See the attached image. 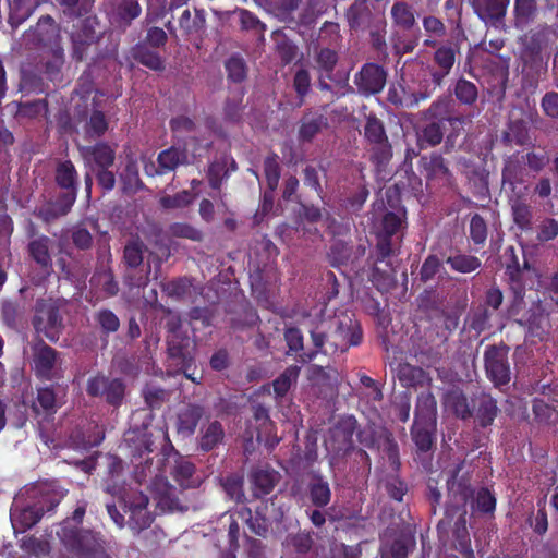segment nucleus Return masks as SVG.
Returning <instances> with one entry per match:
<instances>
[{
  "label": "nucleus",
  "instance_id": "c85d7f7f",
  "mask_svg": "<svg viewBox=\"0 0 558 558\" xmlns=\"http://www.w3.org/2000/svg\"><path fill=\"white\" fill-rule=\"evenodd\" d=\"M142 13V7L137 0H120L110 13L109 21L113 27L124 32Z\"/></svg>",
  "mask_w": 558,
  "mask_h": 558
},
{
  "label": "nucleus",
  "instance_id": "a19ab883",
  "mask_svg": "<svg viewBox=\"0 0 558 558\" xmlns=\"http://www.w3.org/2000/svg\"><path fill=\"white\" fill-rule=\"evenodd\" d=\"M398 379L404 388L427 387L432 384L429 374L420 366L409 363L400 364L398 367Z\"/></svg>",
  "mask_w": 558,
  "mask_h": 558
},
{
  "label": "nucleus",
  "instance_id": "5fc2aeb1",
  "mask_svg": "<svg viewBox=\"0 0 558 558\" xmlns=\"http://www.w3.org/2000/svg\"><path fill=\"white\" fill-rule=\"evenodd\" d=\"M99 21L95 15L86 16L73 24L70 38L97 43L100 38Z\"/></svg>",
  "mask_w": 558,
  "mask_h": 558
},
{
  "label": "nucleus",
  "instance_id": "ea45409f",
  "mask_svg": "<svg viewBox=\"0 0 558 558\" xmlns=\"http://www.w3.org/2000/svg\"><path fill=\"white\" fill-rule=\"evenodd\" d=\"M525 168L521 161L513 155L508 157L501 169L502 186L509 189L510 194L520 191L521 184L524 182Z\"/></svg>",
  "mask_w": 558,
  "mask_h": 558
},
{
  "label": "nucleus",
  "instance_id": "f3484780",
  "mask_svg": "<svg viewBox=\"0 0 558 558\" xmlns=\"http://www.w3.org/2000/svg\"><path fill=\"white\" fill-rule=\"evenodd\" d=\"M529 192L530 185L525 184L520 187V191L508 195L512 221L524 233L533 230L534 209L526 199Z\"/></svg>",
  "mask_w": 558,
  "mask_h": 558
},
{
  "label": "nucleus",
  "instance_id": "bb28decb",
  "mask_svg": "<svg viewBox=\"0 0 558 558\" xmlns=\"http://www.w3.org/2000/svg\"><path fill=\"white\" fill-rule=\"evenodd\" d=\"M442 262L458 274H472L478 271L482 267V260L470 253L463 252L461 248L450 246L447 251L441 252Z\"/></svg>",
  "mask_w": 558,
  "mask_h": 558
},
{
  "label": "nucleus",
  "instance_id": "2f4dec72",
  "mask_svg": "<svg viewBox=\"0 0 558 558\" xmlns=\"http://www.w3.org/2000/svg\"><path fill=\"white\" fill-rule=\"evenodd\" d=\"M402 238H385L376 235L374 248L375 265L384 264L390 271L395 272V259L401 251Z\"/></svg>",
  "mask_w": 558,
  "mask_h": 558
},
{
  "label": "nucleus",
  "instance_id": "c756f323",
  "mask_svg": "<svg viewBox=\"0 0 558 558\" xmlns=\"http://www.w3.org/2000/svg\"><path fill=\"white\" fill-rule=\"evenodd\" d=\"M530 269V264L524 259L523 266L510 270H506L505 275L508 277L510 290L513 294L512 302L508 307V315L514 316L525 304V282L523 279L524 270Z\"/></svg>",
  "mask_w": 558,
  "mask_h": 558
},
{
  "label": "nucleus",
  "instance_id": "6e6552de",
  "mask_svg": "<svg viewBox=\"0 0 558 558\" xmlns=\"http://www.w3.org/2000/svg\"><path fill=\"white\" fill-rule=\"evenodd\" d=\"M239 515L246 521L251 533L266 538L272 523H281L284 511L282 507L275 509V498H270L262 506L257 507L253 514L251 508L243 507Z\"/></svg>",
  "mask_w": 558,
  "mask_h": 558
},
{
  "label": "nucleus",
  "instance_id": "bf43d9fd",
  "mask_svg": "<svg viewBox=\"0 0 558 558\" xmlns=\"http://www.w3.org/2000/svg\"><path fill=\"white\" fill-rule=\"evenodd\" d=\"M180 28L185 35H195L204 33L206 27V13L204 9H194V17H192L189 9L184 10L179 19Z\"/></svg>",
  "mask_w": 558,
  "mask_h": 558
},
{
  "label": "nucleus",
  "instance_id": "a18cd8bd",
  "mask_svg": "<svg viewBox=\"0 0 558 558\" xmlns=\"http://www.w3.org/2000/svg\"><path fill=\"white\" fill-rule=\"evenodd\" d=\"M413 422L437 424V401L433 392H421L417 396Z\"/></svg>",
  "mask_w": 558,
  "mask_h": 558
},
{
  "label": "nucleus",
  "instance_id": "13d9d810",
  "mask_svg": "<svg viewBox=\"0 0 558 558\" xmlns=\"http://www.w3.org/2000/svg\"><path fill=\"white\" fill-rule=\"evenodd\" d=\"M501 142L505 146H524L530 143V134L526 123L523 120H514L508 124L502 133Z\"/></svg>",
  "mask_w": 558,
  "mask_h": 558
},
{
  "label": "nucleus",
  "instance_id": "423d86ee",
  "mask_svg": "<svg viewBox=\"0 0 558 558\" xmlns=\"http://www.w3.org/2000/svg\"><path fill=\"white\" fill-rule=\"evenodd\" d=\"M509 351L510 348L504 342L489 344L484 351L483 360L486 377L499 390L508 386L512 378Z\"/></svg>",
  "mask_w": 558,
  "mask_h": 558
},
{
  "label": "nucleus",
  "instance_id": "774afa93",
  "mask_svg": "<svg viewBox=\"0 0 558 558\" xmlns=\"http://www.w3.org/2000/svg\"><path fill=\"white\" fill-rule=\"evenodd\" d=\"M301 368L298 365L287 367L274 381V392L277 399L283 398L292 384L296 383Z\"/></svg>",
  "mask_w": 558,
  "mask_h": 558
},
{
  "label": "nucleus",
  "instance_id": "864d4df0",
  "mask_svg": "<svg viewBox=\"0 0 558 558\" xmlns=\"http://www.w3.org/2000/svg\"><path fill=\"white\" fill-rule=\"evenodd\" d=\"M205 414V408L201 404L190 403L178 415V428L180 432L193 435Z\"/></svg>",
  "mask_w": 558,
  "mask_h": 558
},
{
  "label": "nucleus",
  "instance_id": "f257e3e1",
  "mask_svg": "<svg viewBox=\"0 0 558 558\" xmlns=\"http://www.w3.org/2000/svg\"><path fill=\"white\" fill-rule=\"evenodd\" d=\"M86 504L82 502L56 529L59 548L53 558H111L101 532L84 527Z\"/></svg>",
  "mask_w": 558,
  "mask_h": 558
},
{
  "label": "nucleus",
  "instance_id": "a211bd4d",
  "mask_svg": "<svg viewBox=\"0 0 558 558\" xmlns=\"http://www.w3.org/2000/svg\"><path fill=\"white\" fill-rule=\"evenodd\" d=\"M423 119L444 125L448 123L453 130L457 126H462L466 120L463 114L454 112V104L449 96H439L434 100L429 107L423 111Z\"/></svg>",
  "mask_w": 558,
  "mask_h": 558
},
{
  "label": "nucleus",
  "instance_id": "79ce46f5",
  "mask_svg": "<svg viewBox=\"0 0 558 558\" xmlns=\"http://www.w3.org/2000/svg\"><path fill=\"white\" fill-rule=\"evenodd\" d=\"M437 424L432 423H415L411 427V438L421 453L430 451L436 442Z\"/></svg>",
  "mask_w": 558,
  "mask_h": 558
},
{
  "label": "nucleus",
  "instance_id": "393cba45",
  "mask_svg": "<svg viewBox=\"0 0 558 558\" xmlns=\"http://www.w3.org/2000/svg\"><path fill=\"white\" fill-rule=\"evenodd\" d=\"M329 125L328 117L316 109H306L298 123V141L312 143Z\"/></svg>",
  "mask_w": 558,
  "mask_h": 558
},
{
  "label": "nucleus",
  "instance_id": "680f3d73",
  "mask_svg": "<svg viewBox=\"0 0 558 558\" xmlns=\"http://www.w3.org/2000/svg\"><path fill=\"white\" fill-rule=\"evenodd\" d=\"M37 7V0H13L10 4V25L13 28L19 27L34 13Z\"/></svg>",
  "mask_w": 558,
  "mask_h": 558
},
{
  "label": "nucleus",
  "instance_id": "f8f14e48",
  "mask_svg": "<svg viewBox=\"0 0 558 558\" xmlns=\"http://www.w3.org/2000/svg\"><path fill=\"white\" fill-rule=\"evenodd\" d=\"M86 392L89 397L104 398L109 405L119 408L125 397V384L121 378L97 374L88 378Z\"/></svg>",
  "mask_w": 558,
  "mask_h": 558
},
{
  "label": "nucleus",
  "instance_id": "0eeeda50",
  "mask_svg": "<svg viewBox=\"0 0 558 558\" xmlns=\"http://www.w3.org/2000/svg\"><path fill=\"white\" fill-rule=\"evenodd\" d=\"M448 501L445 509V518L437 524L438 534H447L456 513L466 512V504L473 498L474 489L464 478L452 477L447 482Z\"/></svg>",
  "mask_w": 558,
  "mask_h": 558
},
{
  "label": "nucleus",
  "instance_id": "f704fd0d",
  "mask_svg": "<svg viewBox=\"0 0 558 558\" xmlns=\"http://www.w3.org/2000/svg\"><path fill=\"white\" fill-rule=\"evenodd\" d=\"M279 472L270 468H257L250 473V482L254 497L269 495L280 481Z\"/></svg>",
  "mask_w": 558,
  "mask_h": 558
},
{
  "label": "nucleus",
  "instance_id": "e433bc0d",
  "mask_svg": "<svg viewBox=\"0 0 558 558\" xmlns=\"http://www.w3.org/2000/svg\"><path fill=\"white\" fill-rule=\"evenodd\" d=\"M520 326L527 330V335L533 338L543 340L548 333L550 324L548 314H546L539 306L531 307L525 318L517 320Z\"/></svg>",
  "mask_w": 558,
  "mask_h": 558
},
{
  "label": "nucleus",
  "instance_id": "7ed1b4c3",
  "mask_svg": "<svg viewBox=\"0 0 558 558\" xmlns=\"http://www.w3.org/2000/svg\"><path fill=\"white\" fill-rule=\"evenodd\" d=\"M64 497L60 489H43L40 496L23 507L14 505L10 511L12 526L15 532H25L35 526L44 514L53 513Z\"/></svg>",
  "mask_w": 558,
  "mask_h": 558
},
{
  "label": "nucleus",
  "instance_id": "7c9ffc66",
  "mask_svg": "<svg viewBox=\"0 0 558 558\" xmlns=\"http://www.w3.org/2000/svg\"><path fill=\"white\" fill-rule=\"evenodd\" d=\"M150 486L156 492L157 506L161 510L172 512L177 510L182 511L184 509L177 496L175 488L168 483L163 475L156 474L154 480L150 481Z\"/></svg>",
  "mask_w": 558,
  "mask_h": 558
},
{
  "label": "nucleus",
  "instance_id": "cd10ccee",
  "mask_svg": "<svg viewBox=\"0 0 558 558\" xmlns=\"http://www.w3.org/2000/svg\"><path fill=\"white\" fill-rule=\"evenodd\" d=\"M51 244V239L45 234L37 236L27 244V253L39 266L44 280L50 277L53 271L52 256L50 253Z\"/></svg>",
  "mask_w": 558,
  "mask_h": 558
},
{
  "label": "nucleus",
  "instance_id": "9d476101",
  "mask_svg": "<svg viewBox=\"0 0 558 558\" xmlns=\"http://www.w3.org/2000/svg\"><path fill=\"white\" fill-rule=\"evenodd\" d=\"M364 137L372 146V161L378 166L386 165L392 157V146L389 143L384 122L374 113L366 116Z\"/></svg>",
  "mask_w": 558,
  "mask_h": 558
},
{
  "label": "nucleus",
  "instance_id": "c9c22d12",
  "mask_svg": "<svg viewBox=\"0 0 558 558\" xmlns=\"http://www.w3.org/2000/svg\"><path fill=\"white\" fill-rule=\"evenodd\" d=\"M92 289L102 298H113L119 293V283L109 266L97 267L89 280Z\"/></svg>",
  "mask_w": 558,
  "mask_h": 558
},
{
  "label": "nucleus",
  "instance_id": "69168bd1",
  "mask_svg": "<svg viewBox=\"0 0 558 558\" xmlns=\"http://www.w3.org/2000/svg\"><path fill=\"white\" fill-rule=\"evenodd\" d=\"M24 315L25 307L17 301L4 300L1 303V319L7 327L15 329L22 323Z\"/></svg>",
  "mask_w": 558,
  "mask_h": 558
},
{
  "label": "nucleus",
  "instance_id": "f03ea898",
  "mask_svg": "<svg viewBox=\"0 0 558 558\" xmlns=\"http://www.w3.org/2000/svg\"><path fill=\"white\" fill-rule=\"evenodd\" d=\"M311 338L315 351L306 355L305 361L315 359L318 352L326 355L343 353L351 347L362 342L363 332L360 324L348 315L335 316L323 322L311 330Z\"/></svg>",
  "mask_w": 558,
  "mask_h": 558
},
{
  "label": "nucleus",
  "instance_id": "dca6fc26",
  "mask_svg": "<svg viewBox=\"0 0 558 558\" xmlns=\"http://www.w3.org/2000/svg\"><path fill=\"white\" fill-rule=\"evenodd\" d=\"M58 365H61V359L60 353L56 349L44 341L34 347L33 367L37 378L43 380L60 378Z\"/></svg>",
  "mask_w": 558,
  "mask_h": 558
},
{
  "label": "nucleus",
  "instance_id": "4d7b16f0",
  "mask_svg": "<svg viewBox=\"0 0 558 558\" xmlns=\"http://www.w3.org/2000/svg\"><path fill=\"white\" fill-rule=\"evenodd\" d=\"M132 57L142 65L151 71L161 72L165 70V61L157 51L150 50L143 44H137L132 48Z\"/></svg>",
  "mask_w": 558,
  "mask_h": 558
},
{
  "label": "nucleus",
  "instance_id": "9b49d317",
  "mask_svg": "<svg viewBox=\"0 0 558 558\" xmlns=\"http://www.w3.org/2000/svg\"><path fill=\"white\" fill-rule=\"evenodd\" d=\"M460 53V45L458 43L447 40L434 51V66L429 69L430 84L429 89L434 92L441 87L445 78L452 71L457 56Z\"/></svg>",
  "mask_w": 558,
  "mask_h": 558
},
{
  "label": "nucleus",
  "instance_id": "de8ad7c7",
  "mask_svg": "<svg viewBox=\"0 0 558 558\" xmlns=\"http://www.w3.org/2000/svg\"><path fill=\"white\" fill-rule=\"evenodd\" d=\"M537 14V0H513V25L517 29H525L535 21Z\"/></svg>",
  "mask_w": 558,
  "mask_h": 558
},
{
  "label": "nucleus",
  "instance_id": "6e6d98bb",
  "mask_svg": "<svg viewBox=\"0 0 558 558\" xmlns=\"http://www.w3.org/2000/svg\"><path fill=\"white\" fill-rule=\"evenodd\" d=\"M456 515H458V518L453 527L454 547L464 557L471 558L473 557V549L471 546L470 534L466 527V512L456 513Z\"/></svg>",
  "mask_w": 558,
  "mask_h": 558
},
{
  "label": "nucleus",
  "instance_id": "5701e85b",
  "mask_svg": "<svg viewBox=\"0 0 558 558\" xmlns=\"http://www.w3.org/2000/svg\"><path fill=\"white\" fill-rule=\"evenodd\" d=\"M474 13L486 25L500 27L505 23V17L510 0H469Z\"/></svg>",
  "mask_w": 558,
  "mask_h": 558
},
{
  "label": "nucleus",
  "instance_id": "2eb2a0df",
  "mask_svg": "<svg viewBox=\"0 0 558 558\" xmlns=\"http://www.w3.org/2000/svg\"><path fill=\"white\" fill-rule=\"evenodd\" d=\"M360 442L369 449H378L381 450L393 471H399L401 466L400 454H399V446L395 439L393 434L385 428L380 427L378 429L372 430L369 436L364 437L363 434L360 435Z\"/></svg>",
  "mask_w": 558,
  "mask_h": 558
},
{
  "label": "nucleus",
  "instance_id": "20e7f679",
  "mask_svg": "<svg viewBox=\"0 0 558 558\" xmlns=\"http://www.w3.org/2000/svg\"><path fill=\"white\" fill-rule=\"evenodd\" d=\"M62 302L53 298L36 300L32 324L38 333H43L51 342H57L63 328L60 313Z\"/></svg>",
  "mask_w": 558,
  "mask_h": 558
},
{
  "label": "nucleus",
  "instance_id": "473e14b6",
  "mask_svg": "<svg viewBox=\"0 0 558 558\" xmlns=\"http://www.w3.org/2000/svg\"><path fill=\"white\" fill-rule=\"evenodd\" d=\"M433 94L434 90L429 89V85H422L418 92L405 98V88L402 85H391L387 93V101L396 108H411L430 98Z\"/></svg>",
  "mask_w": 558,
  "mask_h": 558
},
{
  "label": "nucleus",
  "instance_id": "c03bdc74",
  "mask_svg": "<svg viewBox=\"0 0 558 558\" xmlns=\"http://www.w3.org/2000/svg\"><path fill=\"white\" fill-rule=\"evenodd\" d=\"M307 497L315 508H325L331 501L329 483L322 475H313L306 487Z\"/></svg>",
  "mask_w": 558,
  "mask_h": 558
},
{
  "label": "nucleus",
  "instance_id": "052dcab7",
  "mask_svg": "<svg viewBox=\"0 0 558 558\" xmlns=\"http://www.w3.org/2000/svg\"><path fill=\"white\" fill-rule=\"evenodd\" d=\"M314 533L310 531H299L295 534H289L286 537L284 546L296 556L307 555L314 546Z\"/></svg>",
  "mask_w": 558,
  "mask_h": 558
},
{
  "label": "nucleus",
  "instance_id": "3c124183",
  "mask_svg": "<svg viewBox=\"0 0 558 558\" xmlns=\"http://www.w3.org/2000/svg\"><path fill=\"white\" fill-rule=\"evenodd\" d=\"M170 474L172 478L184 489L194 488L199 484V481L194 476L195 465L184 458L179 457L175 460Z\"/></svg>",
  "mask_w": 558,
  "mask_h": 558
},
{
  "label": "nucleus",
  "instance_id": "4be33fe9",
  "mask_svg": "<svg viewBox=\"0 0 558 558\" xmlns=\"http://www.w3.org/2000/svg\"><path fill=\"white\" fill-rule=\"evenodd\" d=\"M64 62V49L62 45L57 44L52 49L41 54L39 62L36 64V69L48 81L59 86L63 83L62 69Z\"/></svg>",
  "mask_w": 558,
  "mask_h": 558
},
{
  "label": "nucleus",
  "instance_id": "603ef678",
  "mask_svg": "<svg viewBox=\"0 0 558 558\" xmlns=\"http://www.w3.org/2000/svg\"><path fill=\"white\" fill-rule=\"evenodd\" d=\"M390 15L393 25L402 31H411L416 24L413 5L403 0L392 4Z\"/></svg>",
  "mask_w": 558,
  "mask_h": 558
},
{
  "label": "nucleus",
  "instance_id": "0e129e2a",
  "mask_svg": "<svg viewBox=\"0 0 558 558\" xmlns=\"http://www.w3.org/2000/svg\"><path fill=\"white\" fill-rule=\"evenodd\" d=\"M453 95L461 105L472 107L478 99V88L473 82L460 77L453 85Z\"/></svg>",
  "mask_w": 558,
  "mask_h": 558
},
{
  "label": "nucleus",
  "instance_id": "4c0bfd02",
  "mask_svg": "<svg viewBox=\"0 0 558 558\" xmlns=\"http://www.w3.org/2000/svg\"><path fill=\"white\" fill-rule=\"evenodd\" d=\"M226 433L222 424L214 420L199 429L197 437V449L202 452L214 451L225 440Z\"/></svg>",
  "mask_w": 558,
  "mask_h": 558
},
{
  "label": "nucleus",
  "instance_id": "37998d69",
  "mask_svg": "<svg viewBox=\"0 0 558 558\" xmlns=\"http://www.w3.org/2000/svg\"><path fill=\"white\" fill-rule=\"evenodd\" d=\"M74 205L73 194L58 195L54 202L38 208L35 215L45 222H50L59 217L65 216Z\"/></svg>",
  "mask_w": 558,
  "mask_h": 558
},
{
  "label": "nucleus",
  "instance_id": "8fccbe9b",
  "mask_svg": "<svg viewBox=\"0 0 558 558\" xmlns=\"http://www.w3.org/2000/svg\"><path fill=\"white\" fill-rule=\"evenodd\" d=\"M307 379L315 386L335 389L339 385V372L332 366L312 364L307 368Z\"/></svg>",
  "mask_w": 558,
  "mask_h": 558
},
{
  "label": "nucleus",
  "instance_id": "1a4fd4ad",
  "mask_svg": "<svg viewBox=\"0 0 558 558\" xmlns=\"http://www.w3.org/2000/svg\"><path fill=\"white\" fill-rule=\"evenodd\" d=\"M119 502L123 512L129 514L126 524L134 534H140L151 525L154 515L148 510L149 499L144 493L130 492Z\"/></svg>",
  "mask_w": 558,
  "mask_h": 558
},
{
  "label": "nucleus",
  "instance_id": "09e8293b",
  "mask_svg": "<svg viewBox=\"0 0 558 558\" xmlns=\"http://www.w3.org/2000/svg\"><path fill=\"white\" fill-rule=\"evenodd\" d=\"M445 126L438 122L426 121L416 133L418 148L422 150L438 146L444 141Z\"/></svg>",
  "mask_w": 558,
  "mask_h": 558
},
{
  "label": "nucleus",
  "instance_id": "b1692460",
  "mask_svg": "<svg viewBox=\"0 0 558 558\" xmlns=\"http://www.w3.org/2000/svg\"><path fill=\"white\" fill-rule=\"evenodd\" d=\"M345 20L350 31L364 33L383 16L376 15L368 0H354L345 11Z\"/></svg>",
  "mask_w": 558,
  "mask_h": 558
},
{
  "label": "nucleus",
  "instance_id": "aec40b11",
  "mask_svg": "<svg viewBox=\"0 0 558 558\" xmlns=\"http://www.w3.org/2000/svg\"><path fill=\"white\" fill-rule=\"evenodd\" d=\"M418 168L421 174L424 175L428 183L447 185L452 180V173L447 161L439 153L434 151L429 155L421 156Z\"/></svg>",
  "mask_w": 558,
  "mask_h": 558
},
{
  "label": "nucleus",
  "instance_id": "58836bf2",
  "mask_svg": "<svg viewBox=\"0 0 558 558\" xmlns=\"http://www.w3.org/2000/svg\"><path fill=\"white\" fill-rule=\"evenodd\" d=\"M54 180L57 185L63 190L59 195L73 194L75 202L77 196L78 174L71 160H64L57 165Z\"/></svg>",
  "mask_w": 558,
  "mask_h": 558
},
{
  "label": "nucleus",
  "instance_id": "6ab92c4d",
  "mask_svg": "<svg viewBox=\"0 0 558 558\" xmlns=\"http://www.w3.org/2000/svg\"><path fill=\"white\" fill-rule=\"evenodd\" d=\"M26 39L35 46L52 49L54 45H61L60 26L51 15H43L36 25L27 31Z\"/></svg>",
  "mask_w": 558,
  "mask_h": 558
},
{
  "label": "nucleus",
  "instance_id": "e2e57ef3",
  "mask_svg": "<svg viewBox=\"0 0 558 558\" xmlns=\"http://www.w3.org/2000/svg\"><path fill=\"white\" fill-rule=\"evenodd\" d=\"M228 161H229L228 155H223L220 158L213 160L208 165L206 177H207L209 186L213 190L219 191L222 186L223 181L229 178V173L227 170Z\"/></svg>",
  "mask_w": 558,
  "mask_h": 558
},
{
  "label": "nucleus",
  "instance_id": "49530a36",
  "mask_svg": "<svg viewBox=\"0 0 558 558\" xmlns=\"http://www.w3.org/2000/svg\"><path fill=\"white\" fill-rule=\"evenodd\" d=\"M125 441L133 459L143 458L154 451L153 434L147 428L131 432Z\"/></svg>",
  "mask_w": 558,
  "mask_h": 558
},
{
  "label": "nucleus",
  "instance_id": "338daca9",
  "mask_svg": "<svg viewBox=\"0 0 558 558\" xmlns=\"http://www.w3.org/2000/svg\"><path fill=\"white\" fill-rule=\"evenodd\" d=\"M543 48V36L539 33L525 35L522 38L521 59L525 64L533 63L541 59Z\"/></svg>",
  "mask_w": 558,
  "mask_h": 558
},
{
  "label": "nucleus",
  "instance_id": "412c9836",
  "mask_svg": "<svg viewBox=\"0 0 558 558\" xmlns=\"http://www.w3.org/2000/svg\"><path fill=\"white\" fill-rule=\"evenodd\" d=\"M499 413L500 409L497 400L490 393L485 391L473 393L471 418L474 421L475 428L486 429L490 427Z\"/></svg>",
  "mask_w": 558,
  "mask_h": 558
},
{
  "label": "nucleus",
  "instance_id": "39448f33",
  "mask_svg": "<svg viewBox=\"0 0 558 558\" xmlns=\"http://www.w3.org/2000/svg\"><path fill=\"white\" fill-rule=\"evenodd\" d=\"M146 245L137 239L128 241L123 247L122 263L128 269L124 276L125 282L132 288L145 287L149 281L151 266H144V253Z\"/></svg>",
  "mask_w": 558,
  "mask_h": 558
},
{
  "label": "nucleus",
  "instance_id": "72a5a7b5",
  "mask_svg": "<svg viewBox=\"0 0 558 558\" xmlns=\"http://www.w3.org/2000/svg\"><path fill=\"white\" fill-rule=\"evenodd\" d=\"M416 541L413 533L400 531L391 541L381 545V558H408L409 553L415 547Z\"/></svg>",
  "mask_w": 558,
  "mask_h": 558
},
{
  "label": "nucleus",
  "instance_id": "ddd939ff",
  "mask_svg": "<svg viewBox=\"0 0 558 558\" xmlns=\"http://www.w3.org/2000/svg\"><path fill=\"white\" fill-rule=\"evenodd\" d=\"M190 165L189 150L185 145H171L159 151L156 162L144 163V172L148 177H161L174 172L180 166Z\"/></svg>",
  "mask_w": 558,
  "mask_h": 558
},
{
  "label": "nucleus",
  "instance_id": "a878e982",
  "mask_svg": "<svg viewBox=\"0 0 558 558\" xmlns=\"http://www.w3.org/2000/svg\"><path fill=\"white\" fill-rule=\"evenodd\" d=\"M80 154L92 170L110 168L116 160V149L107 142H97L94 145L82 146Z\"/></svg>",
  "mask_w": 558,
  "mask_h": 558
},
{
  "label": "nucleus",
  "instance_id": "4468645a",
  "mask_svg": "<svg viewBox=\"0 0 558 558\" xmlns=\"http://www.w3.org/2000/svg\"><path fill=\"white\" fill-rule=\"evenodd\" d=\"M388 78V71L380 64L375 62H366L354 74L353 84L359 95L369 98L380 94Z\"/></svg>",
  "mask_w": 558,
  "mask_h": 558
}]
</instances>
